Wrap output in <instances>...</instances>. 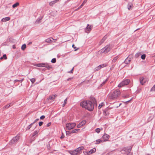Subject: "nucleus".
<instances>
[{"label":"nucleus","mask_w":155,"mask_h":155,"mask_svg":"<svg viewBox=\"0 0 155 155\" xmlns=\"http://www.w3.org/2000/svg\"><path fill=\"white\" fill-rule=\"evenodd\" d=\"M18 80H15V82H17V81H18Z\"/></svg>","instance_id":"69168bd1"},{"label":"nucleus","mask_w":155,"mask_h":155,"mask_svg":"<svg viewBox=\"0 0 155 155\" xmlns=\"http://www.w3.org/2000/svg\"><path fill=\"white\" fill-rule=\"evenodd\" d=\"M34 124V123H31L30 125H28L26 128V130H28L30 129L32 126Z\"/></svg>","instance_id":"a878e982"},{"label":"nucleus","mask_w":155,"mask_h":155,"mask_svg":"<svg viewBox=\"0 0 155 155\" xmlns=\"http://www.w3.org/2000/svg\"><path fill=\"white\" fill-rule=\"evenodd\" d=\"M140 81L141 84L143 85L146 81V80L143 77L140 78Z\"/></svg>","instance_id":"f8f14e48"},{"label":"nucleus","mask_w":155,"mask_h":155,"mask_svg":"<svg viewBox=\"0 0 155 155\" xmlns=\"http://www.w3.org/2000/svg\"><path fill=\"white\" fill-rule=\"evenodd\" d=\"M47 148L48 150H50V149L51 147L49 144L48 145H47Z\"/></svg>","instance_id":"49530a36"},{"label":"nucleus","mask_w":155,"mask_h":155,"mask_svg":"<svg viewBox=\"0 0 155 155\" xmlns=\"http://www.w3.org/2000/svg\"><path fill=\"white\" fill-rule=\"evenodd\" d=\"M4 58L5 59H7V58L6 57V55L5 54H4L2 57L0 58V59L1 60H2Z\"/></svg>","instance_id":"2f4dec72"},{"label":"nucleus","mask_w":155,"mask_h":155,"mask_svg":"<svg viewBox=\"0 0 155 155\" xmlns=\"http://www.w3.org/2000/svg\"><path fill=\"white\" fill-rule=\"evenodd\" d=\"M13 104V103H10L9 104H7V105L5 106L3 108L5 109H7L9 108L11 106H12Z\"/></svg>","instance_id":"5701e85b"},{"label":"nucleus","mask_w":155,"mask_h":155,"mask_svg":"<svg viewBox=\"0 0 155 155\" xmlns=\"http://www.w3.org/2000/svg\"><path fill=\"white\" fill-rule=\"evenodd\" d=\"M66 135H69V136H70L72 134V133H71V131H66Z\"/></svg>","instance_id":"58836bf2"},{"label":"nucleus","mask_w":155,"mask_h":155,"mask_svg":"<svg viewBox=\"0 0 155 155\" xmlns=\"http://www.w3.org/2000/svg\"><path fill=\"white\" fill-rule=\"evenodd\" d=\"M45 65L44 67L47 68L48 70H50L52 68V67L51 65H49L47 63H45Z\"/></svg>","instance_id":"aec40b11"},{"label":"nucleus","mask_w":155,"mask_h":155,"mask_svg":"<svg viewBox=\"0 0 155 155\" xmlns=\"http://www.w3.org/2000/svg\"><path fill=\"white\" fill-rule=\"evenodd\" d=\"M72 47L73 48H74L75 49L74 51H76L78 49H76V47L75 46V45L74 44H73L72 45Z\"/></svg>","instance_id":"8fccbe9b"},{"label":"nucleus","mask_w":155,"mask_h":155,"mask_svg":"<svg viewBox=\"0 0 155 155\" xmlns=\"http://www.w3.org/2000/svg\"><path fill=\"white\" fill-rule=\"evenodd\" d=\"M86 123V121L85 120H83L81 122L79 123L80 124H81V125L82 126L84 125Z\"/></svg>","instance_id":"7c9ffc66"},{"label":"nucleus","mask_w":155,"mask_h":155,"mask_svg":"<svg viewBox=\"0 0 155 155\" xmlns=\"http://www.w3.org/2000/svg\"><path fill=\"white\" fill-rule=\"evenodd\" d=\"M45 65V63H39L36 64L35 66L38 67H44Z\"/></svg>","instance_id":"6ab92c4d"},{"label":"nucleus","mask_w":155,"mask_h":155,"mask_svg":"<svg viewBox=\"0 0 155 155\" xmlns=\"http://www.w3.org/2000/svg\"><path fill=\"white\" fill-rule=\"evenodd\" d=\"M84 5V4L82 3V4L79 7L78 9L81 8Z\"/></svg>","instance_id":"13d9d810"},{"label":"nucleus","mask_w":155,"mask_h":155,"mask_svg":"<svg viewBox=\"0 0 155 155\" xmlns=\"http://www.w3.org/2000/svg\"><path fill=\"white\" fill-rule=\"evenodd\" d=\"M38 120H39V119H38V118L36 119H35V120L32 123H34H34H35V122H36L37 121H38Z\"/></svg>","instance_id":"4d7b16f0"},{"label":"nucleus","mask_w":155,"mask_h":155,"mask_svg":"<svg viewBox=\"0 0 155 155\" xmlns=\"http://www.w3.org/2000/svg\"><path fill=\"white\" fill-rule=\"evenodd\" d=\"M58 1L56 0H55L50 2L49 5L50 6H52L55 3H57Z\"/></svg>","instance_id":"393cba45"},{"label":"nucleus","mask_w":155,"mask_h":155,"mask_svg":"<svg viewBox=\"0 0 155 155\" xmlns=\"http://www.w3.org/2000/svg\"><path fill=\"white\" fill-rule=\"evenodd\" d=\"M19 5V3L18 2H17L12 5V7L13 8H14L17 7Z\"/></svg>","instance_id":"c85d7f7f"},{"label":"nucleus","mask_w":155,"mask_h":155,"mask_svg":"<svg viewBox=\"0 0 155 155\" xmlns=\"http://www.w3.org/2000/svg\"><path fill=\"white\" fill-rule=\"evenodd\" d=\"M10 18L9 17H6L2 18L1 20V21L2 22H6L7 21L10 20Z\"/></svg>","instance_id":"a211bd4d"},{"label":"nucleus","mask_w":155,"mask_h":155,"mask_svg":"<svg viewBox=\"0 0 155 155\" xmlns=\"http://www.w3.org/2000/svg\"><path fill=\"white\" fill-rule=\"evenodd\" d=\"M57 95L56 94L53 95L52 96H50L48 98V100H52L54 99L55 98L56 96Z\"/></svg>","instance_id":"412c9836"},{"label":"nucleus","mask_w":155,"mask_h":155,"mask_svg":"<svg viewBox=\"0 0 155 155\" xmlns=\"http://www.w3.org/2000/svg\"><path fill=\"white\" fill-rule=\"evenodd\" d=\"M56 41V40H54L51 37L46 39L45 41L47 43H51L52 42H55Z\"/></svg>","instance_id":"9b49d317"},{"label":"nucleus","mask_w":155,"mask_h":155,"mask_svg":"<svg viewBox=\"0 0 155 155\" xmlns=\"http://www.w3.org/2000/svg\"><path fill=\"white\" fill-rule=\"evenodd\" d=\"M100 129L99 128H97L95 130V132L97 133H99L100 132Z\"/></svg>","instance_id":"a19ab883"},{"label":"nucleus","mask_w":155,"mask_h":155,"mask_svg":"<svg viewBox=\"0 0 155 155\" xmlns=\"http://www.w3.org/2000/svg\"><path fill=\"white\" fill-rule=\"evenodd\" d=\"M90 100V101H84L81 102L80 105L82 107L91 111L93 110L94 106H97V104L96 101L93 97L91 96Z\"/></svg>","instance_id":"f257e3e1"},{"label":"nucleus","mask_w":155,"mask_h":155,"mask_svg":"<svg viewBox=\"0 0 155 155\" xmlns=\"http://www.w3.org/2000/svg\"><path fill=\"white\" fill-rule=\"evenodd\" d=\"M43 124V122L42 121H41V122H40L39 123V125L40 126H41Z\"/></svg>","instance_id":"de8ad7c7"},{"label":"nucleus","mask_w":155,"mask_h":155,"mask_svg":"<svg viewBox=\"0 0 155 155\" xmlns=\"http://www.w3.org/2000/svg\"><path fill=\"white\" fill-rule=\"evenodd\" d=\"M40 19H37L36 21V23H39V21H40Z\"/></svg>","instance_id":"bf43d9fd"},{"label":"nucleus","mask_w":155,"mask_h":155,"mask_svg":"<svg viewBox=\"0 0 155 155\" xmlns=\"http://www.w3.org/2000/svg\"><path fill=\"white\" fill-rule=\"evenodd\" d=\"M68 152L71 155H77V153L76 152L75 150H69L68 151Z\"/></svg>","instance_id":"f3484780"},{"label":"nucleus","mask_w":155,"mask_h":155,"mask_svg":"<svg viewBox=\"0 0 155 155\" xmlns=\"http://www.w3.org/2000/svg\"><path fill=\"white\" fill-rule=\"evenodd\" d=\"M132 55H129V56L127 57L128 58H129V59H131V58H132Z\"/></svg>","instance_id":"603ef678"},{"label":"nucleus","mask_w":155,"mask_h":155,"mask_svg":"<svg viewBox=\"0 0 155 155\" xmlns=\"http://www.w3.org/2000/svg\"><path fill=\"white\" fill-rule=\"evenodd\" d=\"M87 0H84L83 3L84 4L87 2Z\"/></svg>","instance_id":"052dcab7"},{"label":"nucleus","mask_w":155,"mask_h":155,"mask_svg":"<svg viewBox=\"0 0 155 155\" xmlns=\"http://www.w3.org/2000/svg\"><path fill=\"white\" fill-rule=\"evenodd\" d=\"M125 103L126 104H127V103H128V101H126V102H125Z\"/></svg>","instance_id":"774afa93"},{"label":"nucleus","mask_w":155,"mask_h":155,"mask_svg":"<svg viewBox=\"0 0 155 155\" xmlns=\"http://www.w3.org/2000/svg\"><path fill=\"white\" fill-rule=\"evenodd\" d=\"M79 129H74L72 131H71V133H77L78 131L79 130Z\"/></svg>","instance_id":"72a5a7b5"},{"label":"nucleus","mask_w":155,"mask_h":155,"mask_svg":"<svg viewBox=\"0 0 155 155\" xmlns=\"http://www.w3.org/2000/svg\"><path fill=\"white\" fill-rule=\"evenodd\" d=\"M131 7V5L129 3L128 5V6H127L128 9L129 10H130Z\"/></svg>","instance_id":"c03bdc74"},{"label":"nucleus","mask_w":155,"mask_h":155,"mask_svg":"<svg viewBox=\"0 0 155 155\" xmlns=\"http://www.w3.org/2000/svg\"><path fill=\"white\" fill-rule=\"evenodd\" d=\"M107 38V35H105L102 38V39L101 40V41L99 42V45H101L105 41Z\"/></svg>","instance_id":"2eb2a0df"},{"label":"nucleus","mask_w":155,"mask_h":155,"mask_svg":"<svg viewBox=\"0 0 155 155\" xmlns=\"http://www.w3.org/2000/svg\"><path fill=\"white\" fill-rule=\"evenodd\" d=\"M26 46L25 44H24L22 45L21 47V49L22 50H24L26 48Z\"/></svg>","instance_id":"473e14b6"},{"label":"nucleus","mask_w":155,"mask_h":155,"mask_svg":"<svg viewBox=\"0 0 155 155\" xmlns=\"http://www.w3.org/2000/svg\"><path fill=\"white\" fill-rule=\"evenodd\" d=\"M51 124V122H49L48 123L46 127H48L50 126Z\"/></svg>","instance_id":"3c124183"},{"label":"nucleus","mask_w":155,"mask_h":155,"mask_svg":"<svg viewBox=\"0 0 155 155\" xmlns=\"http://www.w3.org/2000/svg\"><path fill=\"white\" fill-rule=\"evenodd\" d=\"M45 117L44 115H42L40 117V119H44L45 118Z\"/></svg>","instance_id":"864d4df0"},{"label":"nucleus","mask_w":155,"mask_h":155,"mask_svg":"<svg viewBox=\"0 0 155 155\" xmlns=\"http://www.w3.org/2000/svg\"><path fill=\"white\" fill-rule=\"evenodd\" d=\"M72 79V78H68V79L67 80V81H69V80H71Z\"/></svg>","instance_id":"e2e57ef3"},{"label":"nucleus","mask_w":155,"mask_h":155,"mask_svg":"<svg viewBox=\"0 0 155 155\" xmlns=\"http://www.w3.org/2000/svg\"><path fill=\"white\" fill-rule=\"evenodd\" d=\"M76 124L75 123H67L66 125V129L68 130H71L74 128L76 126Z\"/></svg>","instance_id":"39448f33"},{"label":"nucleus","mask_w":155,"mask_h":155,"mask_svg":"<svg viewBox=\"0 0 155 155\" xmlns=\"http://www.w3.org/2000/svg\"><path fill=\"white\" fill-rule=\"evenodd\" d=\"M108 80V79L107 78L106 79V80L104 81L101 84V86H102L104 84H105V83H106V82Z\"/></svg>","instance_id":"e433bc0d"},{"label":"nucleus","mask_w":155,"mask_h":155,"mask_svg":"<svg viewBox=\"0 0 155 155\" xmlns=\"http://www.w3.org/2000/svg\"><path fill=\"white\" fill-rule=\"evenodd\" d=\"M120 94V91L117 90L107 95V97L110 100H114L118 97Z\"/></svg>","instance_id":"f03ea898"},{"label":"nucleus","mask_w":155,"mask_h":155,"mask_svg":"<svg viewBox=\"0 0 155 155\" xmlns=\"http://www.w3.org/2000/svg\"><path fill=\"white\" fill-rule=\"evenodd\" d=\"M151 91H155V84L150 89Z\"/></svg>","instance_id":"79ce46f5"},{"label":"nucleus","mask_w":155,"mask_h":155,"mask_svg":"<svg viewBox=\"0 0 155 155\" xmlns=\"http://www.w3.org/2000/svg\"><path fill=\"white\" fill-rule=\"evenodd\" d=\"M20 138V136L17 135L16 137H14L13 139L9 142V144L12 145L14 144L18 141Z\"/></svg>","instance_id":"423d86ee"},{"label":"nucleus","mask_w":155,"mask_h":155,"mask_svg":"<svg viewBox=\"0 0 155 155\" xmlns=\"http://www.w3.org/2000/svg\"><path fill=\"white\" fill-rule=\"evenodd\" d=\"M104 142L103 140L100 139L97 140H96L95 144H98L100 143Z\"/></svg>","instance_id":"4be33fe9"},{"label":"nucleus","mask_w":155,"mask_h":155,"mask_svg":"<svg viewBox=\"0 0 155 155\" xmlns=\"http://www.w3.org/2000/svg\"><path fill=\"white\" fill-rule=\"evenodd\" d=\"M30 80L32 83H34L35 81V79L34 78L31 79Z\"/></svg>","instance_id":"ea45409f"},{"label":"nucleus","mask_w":155,"mask_h":155,"mask_svg":"<svg viewBox=\"0 0 155 155\" xmlns=\"http://www.w3.org/2000/svg\"><path fill=\"white\" fill-rule=\"evenodd\" d=\"M118 58V56L115 57L112 60V62L114 63L115 61H116Z\"/></svg>","instance_id":"c756f323"},{"label":"nucleus","mask_w":155,"mask_h":155,"mask_svg":"<svg viewBox=\"0 0 155 155\" xmlns=\"http://www.w3.org/2000/svg\"><path fill=\"white\" fill-rule=\"evenodd\" d=\"M16 47L15 46V45H13L12 46V48H13V49H15V48Z\"/></svg>","instance_id":"0e129e2a"},{"label":"nucleus","mask_w":155,"mask_h":155,"mask_svg":"<svg viewBox=\"0 0 155 155\" xmlns=\"http://www.w3.org/2000/svg\"><path fill=\"white\" fill-rule=\"evenodd\" d=\"M64 137V136L63 134H62L61 136L60 137L61 139H63Z\"/></svg>","instance_id":"6e6d98bb"},{"label":"nucleus","mask_w":155,"mask_h":155,"mask_svg":"<svg viewBox=\"0 0 155 155\" xmlns=\"http://www.w3.org/2000/svg\"><path fill=\"white\" fill-rule=\"evenodd\" d=\"M110 50V48L109 45H107L104 48L101 50V53L106 54L109 52Z\"/></svg>","instance_id":"20e7f679"},{"label":"nucleus","mask_w":155,"mask_h":155,"mask_svg":"<svg viewBox=\"0 0 155 155\" xmlns=\"http://www.w3.org/2000/svg\"><path fill=\"white\" fill-rule=\"evenodd\" d=\"M91 30V26L87 24V26L85 29V31L86 32L88 33Z\"/></svg>","instance_id":"dca6fc26"},{"label":"nucleus","mask_w":155,"mask_h":155,"mask_svg":"<svg viewBox=\"0 0 155 155\" xmlns=\"http://www.w3.org/2000/svg\"><path fill=\"white\" fill-rule=\"evenodd\" d=\"M131 149V147H124L121 150V152H123V153H124L123 152L124 151V153H126L127 155H129Z\"/></svg>","instance_id":"0eeeda50"},{"label":"nucleus","mask_w":155,"mask_h":155,"mask_svg":"<svg viewBox=\"0 0 155 155\" xmlns=\"http://www.w3.org/2000/svg\"><path fill=\"white\" fill-rule=\"evenodd\" d=\"M84 149V147L83 146H81L79 147L76 149H75L76 152L77 153V154L78 153H80L81 150H83Z\"/></svg>","instance_id":"ddd939ff"},{"label":"nucleus","mask_w":155,"mask_h":155,"mask_svg":"<svg viewBox=\"0 0 155 155\" xmlns=\"http://www.w3.org/2000/svg\"><path fill=\"white\" fill-rule=\"evenodd\" d=\"M39 131L38 130H36L32 133L31 137V142H32V141L35 140V137H36L37 136L38 134L39 133Z\"/></svg>","instance_id":"6e6552de"},{"label":"nucleus","mask_w":155,"mask_h":155,"mask_svg":"<svg viewBox=\"0 0 155 155\" xmlns=\"http://www.w3.org/2000/svg\"><path fill=\"white\" fill-rule=\"evenodd\" d=\"M96 151V149L94 148L91 149L90 151L87 152V154L88 155H90L95 152Z\"/></svg>","instance_id":"4468645a"},{"label":"nucleus","mask_w":155,"mask_h":155,"mask_svg":"<svg viewBox=\"0 0 155 155\" xmlns=\"http://www.w3.org/2000/svg\"><path fill=\"white\" fill-rule=\"evenodd\" d=\"M56 62V59L55 58L52 59L51 60V62L52 63H55Z\"/></svg>","instance_id":"37998d69"},{"label":"nucleus","mask_w":155,"mask_h":155,"mask_svg":"<svg viewBox=\"0 0 155 155\" xmlns=\"http://www.w3.org/2000/svg\"><path fill=\"white\" fill-rule=\"evenodd\" d=\"M139 29H140V28H137V29H136V30H135V31H137V30H139Z\"/></svg>","instance_id":"338daca9"},{"label":"nucleus","mask_w":155,"mask_h":155,"mask_svg":"<svg viewBox=\"0 0 155 155\" xmlns=\"http://www.w3.org/2000/svg\"><path fill=\"white\" fill-rule=\"evenodd\" d=\"M67 100V98L65 99V100H64V103L62 105L63 107H64L65 106V104H66Z\"/></svg>","instance_id":"4c0bfd02"},{"label":"nucleus","mask_w":155,"mask_h":155,"mask_svg":"<svg viewBox=\"0 0 155 155\" xmlns=\"http://www.w3.org/2000/svg\"><path fill=\"white\" fill-rule=\"evenodd\" d=\"M110 137V136L109 135L104 134L102 136V138L104 139V140H103L104 142L107 141Z\"/></svg>","instance_id":"9d476101"},{"label":"nucleus","mask_w":155,"mask_h":155,"mask_svg":"<svg viewBox=\"0 0 155 155\" xmlns=\"http://www.w3.org/2000/svg\"><path fill=\"white\" fill-rule=\"evenodd\" d=\"M146 55L145 54H143L141 55V58L143 60H144L145 59Z\"/></svg>","instance_id":"c9c22d12"},{"label":"nucleus","mask_w":155,"mask_h":155,"mask_svg":"<svg viewBox=\"0 0 155 155\" xmlns=\"http://www.w3.org/2000/svg\"><path fill=\"white\" fill-rule=\"evenodd\" d=\"M74 69V68L73 67L71 71L68 72V73H72Z\"/></svg>","instance_id":"5fc2aeb1"},{"label":"nucleus","mask_w":155,"mask_h":155,"mask_svg":"<svg viewBox=\"0 0 155 155\" xmlns=\"http://www.w3.org/2000/svg\"><path fill=\"white\" fill-rule=\"evenodd\" d=\"M130 61L131 59H128V58H127L125 60L124 62L126 64H128L130 63Z\"/></svg>","instance_id":"b1692460"},{"label":"nucleus","mask_w":155,"mask_h":155,"mask_svg":"<svg viewBox=\"0 0 155 155\" xmlns=\"http://www.w3.org/2000/svg\"><path fill=\"white\" fill-rule=\"evenodd\" d=\"M110 108L109 107L106 108L104 110H103V114L105 116H108L109 114V110Z\"/></svg>","instance_id":"1a4fd4ad"},{"label":"nucleus","mask_w":155,"mask_h":155,"mask_svg":"<svg viewBox=\"0 0 155 155\" xmlns=\"http://www.w3.org/2000/svg\"><path fill=\"white\" fill-rule=\"evenodd\" d=\"M101 65V68H102L106 66L107 64H104Z\"/></svg>","instance_id":"a18cd8bd"},{"label":"nucleus","mask_w":155,"mask_h":155,"mask_svg":"<svg viewBox=\"0 0 155 155\" xmlns=\"http://www.w3.org/2000/svg\"><path fill=\"white\" fill-rule=\"evenodd\" d=\"M82 126L81 125V124H80V123L77 125V127L78 128H80Z\"/></svg>","instance_id":"09e8293b"},{"label":"nucleus","mask_w":155,"mask_h":155,"mask_svg":"<svg viewBox=\"0 0 155 155\" xmlns=\"http://www.w3.org/2000/svg\"><path fill=\"white\" fill-rule=\"evenodd\" d=\"M130 82V80L126 79L121 82L118 85V87H121L128 85Z\"/></svg>","instance_id":"7ed1b4c3"},{"label":"nucleus","mask_w":155,"mask_h":155,"mask_svg":"<svg viewBox=\"0 0 155 155\" xmlns=\"http://www.w3.org/2000/svg\"><path fill=\"white\" fill-rule=\"evenodd\" d=\"M104 105V102H102L100 104H99V106L98 107V108L99 109L101 108V107L103 106Z\"/></svg>","instance_id":"cd10ccee"},{"label":"nucleus","mask_w":155,"mask_h":155,"mask_svg":"<svg viewBox=\"0 0 155 155\" xmlns=\"http://www.w3.org/2000/svg\"><path fill=\"white\" fill-rule=\"evenodd\" d=\"M141 55V53L140 52H139L136 53L135 55V57L136 58H137L139 57V56H140Z\"/></svg>","instance_id":"f704fd0d"},{"label":"nucleus","mask_w":155,"mask_h":155,"mask_svg":"<svg viewBox=\"0 0 155 155\" xmlns=\"http://www.w3.org/2000/svg\"><path fill=\"white\" fill-rule=\"evenodd\" d=\"M101 68V65H100L96 67L95 68V71H98Z\"/></svg>","instance_id":"bb28decb"},{"label":"nucleus","mask_w":155,"mask_h":155,"mask_svg":"<svg viewBox=\"0 0 155 155\" xmlns=\"http://www.w3.org/2000/svg\"><path fill=\"white\" fill-rule=\"evenodd\" d=\"M24 78H23L21 80H19L18 81L20 82H21L22 81H23L24 80Z\"/></svg>","instance_id":"680f3d73"}]
</instances>
